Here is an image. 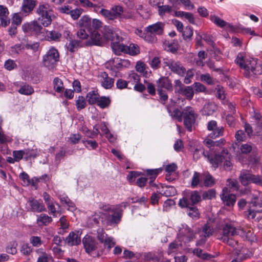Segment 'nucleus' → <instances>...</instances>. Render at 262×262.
I'll list each match as a JSON object with an SVG mask.
<instances>
[{
	"label": "nucleus",
	"mask_w": 262,
	"mask_h": 262,
	"mask_svg": "<svg viewBox=\"0 0 262 262\" xmlns=\"http://www.w3.org/2000/svg\"><path fill=\"white\" fill-rule=\"evenodd\" d=\"M235 62L247 77L262 74V62L257 59L247 56L244 53L237 55Z\"/></svg>",
	"instance_id": "f257e3e1"
},
{
	"label": "nucleus",
	"mask_w": 262,
	"mask_h": 262,
	"mask_svg": "<svg viewBox=\"0 0 262 262\" xmlns=\"http://www.w3.org/2000/svg\"><path fill=\"white\" fill-rule=\"evenodd\" d=\"M204 144L208 147L212 152L214 154V156H217L221 159L219 165L222 162H224V166L225 168H230L232 164L230 161V155L227 150L222 149L223 146L225 143V140L224 139H221L218 141H213L210 139H206L204 141Z\"/></svg>",
	"instance_id": "f03ea898"
},
{
	"label": "nucleus",
	"mask_w": 262,
	"mask_h": 262,
	"mask_svg": "<svg viewBox=\"0 0 262 262\" xmlns=\"http://www.w3.org/2000/svg\"><path fill=\"white\" fill-rule=\"evenodd\" d=\"M128 205L127 202H122L116 205H106L102 207L104 213V221L107 225L113 226L118 224L121 221L123 209Z\"/></svg>",
	"instance_id": "7ed1b4c3"
},
{
	"label": "nucleus",
	"mask_w": 262,
	"mask_h": 262,
	"mask_svg": "<svg viewBox=\"0 0 262 262\" xmlns=\"http://www.w3.org/2000/svg\"><path fill=\"white\" fill-rule=\"evenodd\" d=\"M100 13L107 20L118 19L120 21H123L124 19L134 18V14L132 11H124L123 7L120 5H115L110 10L101 9Z\"/></svg>",
	"instance_id": "20e7f679"
},
{
	"label": "nucleus",
	"mask_w": 262,
	"mask_h": 262,
	"mask_svg": "<svg viewBox=\"0 0 262 262\" xmlns=\"http://www.w3.org/2000/svg\"><path fill=\"white\" fill-rule=\"evenodd\" d=\"M36 13L39 15L38 20L43 26L48 27L51 24L53 10L52 7L48 3H40L36 9Z\"/></svg>",
	"instance_id": "39448f33"
},
{
	"label": "nucleus",
	"mask_w": 262,
	"mask_h": 262,
	"mask_svg": "<svg viewBox=\"0 0 262 262\" xmlns=\"http://www.w3.org/2000/svg\"><path fill=\"white\" fill-rule=\"evenodd\" d=\"M165 24L158 21L146 27L145 41L152 43L157 41V35H161L164 32Z\"/></svg>",
	"instance_id": "423d86ee"
},
{
	"label": "nucleus",
	"mask_w": 262,
	"mask_h": 262,
	"mask_svg": "<svg viewBox=\"0 0 262 262\" xmlns=\"http://www.w3.org/2000/svg\"><path fill=\"white\" fill-rule=\"evenodd\" d=\"M201 201V195L198 191L186 190L183 196L179 200V205L181 208L189 207Z\"/></svg>",
	"instance_id": "0eeeda50"
},
{
	"label": "nucleus",
	"mask_w": 262,
	"mask_h": 262,
	"mask_svg": "<svg viewBox=\"0 0 262 262\" xmlns=\"http://www.w3.org/2000/svg\"><path fill=\"white\" fill-rule=\"evenodd\" d=\"M59 60V53L55 47H51L43 55L42 63L49 70L54 69Z\"/></svg>",
	"instance_id": "6e6552de"
},
{
	"label": "nucleus",
	"mask_w": 262,
	"mask_h": 262,
	"mask_svg": "<svg viewBox=\"0 0 262 262\" xmlns=\"http://www.w3.org/2000/svg\"><path fill=\"white\" fill-rule=\"evenodd\" d=\"M113 36L112 31L108 28H105L104 32L102 35L98 31L94 30L91 32L90 41L91 45L101 46L106 41L111 40Z\"/></svg>",
	"instance_id": "1a4fd4ad"
},
{
	"label": "nucleus",
	"mask_w": 262,
	"mask_h": 262,
	"mask_svg": "<svg viewBox=\"0 0 262 262\" xmlns=\"http://www.w3.org/2000/svg\"><path fill=\"white\" fill-rule=\"evenodd\" d=\"M262 201L257 196H254L248 203L247 210L244 212V215L248 219H253L257 213L262 212Z\"/></svg>",
	"instance_id": "9d476101"
},
{
	"label": "nucleus",
	"mask_w": 262,
	"mask_h": 262,
	"mask_svg": "<svg viewBox=\"0 0 262 262\" xmlns=\"http://www.w3.org/2000/svg\"><path fill=\"white\" fill-rule=\"evenodd\" d=\"M238 227H235L231 223L223 225L219 231L217 238L221 241H226L228 238L238 235Z\"/></svg>",
	"instance_id": "9b49d317"
},
{
	"label": "nucleus",
	"mask_w": 262,
	"mask_h": 262,
	"mask_svg": "<svg viewBox=\"0 0 262 262\" xmlns=\"http://www.w3.org/2000/svg\"><path fill=\"white\" fill-rule=\"evenodd\" d=\"M198 115L194 110L191 106H186L183 109V119L184 124L189 132L192 131Z\"/></svg>",
	"instance_id": "f8f14e48"
},
{
	"label": "nucleus",
	"mask_w": 262,
	"mask_h": 262,
	"mask_svg": "<svg viewBox=\"0 0 262 262\" xmlns=\"http://www.w3.org/2000/svg\"><path fill=\"white\" fill-rule=\"evenodd\" d=\"M202 155H203L205 158L209 161L213 167L214 168L218 167L221 161L220 157L217 156H214L212 155H209L207 151L205 152L201 147L196 148L193 151V156L194 159H198Z\"/></svg>",
	"instance_id": "ddd939ff"
},
{
	"label": "nucleus",
	"mask_w": 262,
	"mask_h": 262,
	"mask_svg": "<svg viewBox=\"0 0 262 262\" xmlns=\"http://www.w3.org/2000/svg\"><path fill=\"white\" fill-rule=\"evenodd\" d=\"M163 64L165 67H168L172 72L180 76H183L186 72L185 68L179 61L166 58L164 59Z\"/></svg>",
	"instance_id": "4468645a"
},
{
	"label": "nucleus",
	"mask_w": 262,
	"mask_h": 262,
	"mask_svg": "<svg viewBox=\"0 0 262 262\" xmlns=\"http://www.w3.org/2000/svg\"><path fill=\"white\" fill-rule=\"evenodd\" d=\"M111 40L112 42V48L114 52L116 55H120L121 53H125V50L127 49V46L122 43V38L118 35L113 34V36Z\"/></svg>",
	"instance_id": "2eb2a0df"
},
{
	"label": "nucleus",
	"mask_w": 262,
	"mask_h": 262,
	"mask_svg": "<svg viewBox=\"0 0 262 262\" xmlns=\"http://www.w3.org/2000/svg\"><path fill=\"white\" fill-rule=\"evenodd\" d=\"M82 244L85 252L89 254L98 248V242L94 237L89 235H86L83 238Z\"/></svg>",
	"instance_id": "dca6fc26"
},
{
	"label": "nucleus",
	"mask_w": 262,
	"mask_h": 262,
	"mask_svg": "<svg viewBox=\"0 0 262 262\" xmlns=\"http://www.w3.org/2000/svg\"><path fill=\"white\" fill-rule=\"evenodd\" d=\"M179 232V238L184 243L192 241L194 236L193 231L186 225H182Z\"/></svg>",
	"instance_id": "f3484780"
},
{
	"label": "nucleus",
	"mask_w": 262,
	"mask_h": 262,
	"mask_svg": "<svg viewBox=\"0 0 262 262\" xmlns=\"http://www.w3.org/2000/svg\"><path fill=\"white\" fill-rule=\"evenodd\" d=\"M28 203L30 207V210L32 211L41 212L46 211V209L41 200H35L30 198Z\"/></svg>",
	"instance_id": "a211bd4d"
},
{
	"label": "nucleus",
	"mask_w": 262,
	"mask_h": 262,
	"mask_svg": "<svg viewBox=\"0 0 262 262\" xmlns=\"http://www.w3.org/2000/svg\"><path fill=\"white\" fill-rule=\"evenodd\" d=\"M221 198L224 203L228 206H233L236 201V196L233 194L228 193L227 188L223 189Z\"/></svg>",
	"instance_id": "6ab92c4d"
},
{
	"label": "nucleus",
	"mask_w": 262,
	"mask_h": 262,
	"mask_svg": "<svg viewBox=\"0 0 262 262\" xmlns=\"http://www.w3.org/2000/svg\"><path fill=\"white\" fill-rule=\"evenodd\" d=\"M81 231L80 230L75 231L69 233L66 238L68 244L70 246L77 245L81 242L80 235Z\"/></svg>",
	"instance_id": "aec40b11"
},
{
	"label": "nucleus",
	"mask_w": 262,
	"mask_h": 262,
	"mask_svg": "<svg viewBox=\"0 0 262 262\" xmlns=\"http://www.w3.org/2000/svg\"><path fill=\"white\" fill-rule=\"evenodd\" d=\"M36 5L34 0H23L21 7V12L25 15H28L32 12Z\"/></svg>",
	"instance_id": "412c9836"
},
{
	"label": "nucleus",
	"mask_w": 262,
	"mask_h": 262,
	"mask_svg": "<svg viewBox=\"0 0 262 262\" xmlns=\"http://www.w3.org/2000/svg\"><path fill=\"white\" fill-rule=\"evenodd\" d=\"M182 242L180 241H175L171 243L168 246L167 253L168 254L181 252L182 250H184Z\"/></svg>",
	"instance_id": "4be33fe9"
},
{
	"label": "nucleus",
	"mask_w": 262,
	"mask_h": 262,
	"mask_svg": "<svg viewBox=\"0 0 262 262\" xmlns=\"http://www.w3.org/2000/svg\"><path fill=\"white\" fill-rule=\"evenodd\" d=\"M157 90H163V89L168 91L172 90V85L170 81L167 77H162L157 81Z\"/></svg>",
	"instance_id": "5701e85b"
},
{
	"label": "nucleus",
	"mask_w": 262,
	"mask_h": 262,
	"mask_svg": "<svg viewBox=\"0 0 262 262\" xmlns=\"http://www.w3.org/2000/svg\"><path fill=\"white\" fill-rule=\"evenodd\" d=\"M222 242L227 244L233 249L234 254L240 258V259H245L246 256L242 257L241 256V250L238 249V242L235 241L232 237L228 238L226 241H222Z\"/></svg>",
	"instance_id": "b1692460"
},
{
	"label": "nucleus",
	"mask_w": 262,
	"mask_h": 262,
	"mask_svg": "<svg viewBox=\"0 0 262 262\" xmlns=\"http://www.w3.org/2000/svg\"><path fill=\"white\" fill-rule=\"evenodd\" d=\"M9 13L6 7L0 5V20L2 26L6 27L9 24Z\"/></svg>",
	"instance_id": "393cba45"
},
{
	"label": "nucleus",
	"mask_w": 262,
	"mask_h": 262,
	"mask_svg": "<svg viewBox=\"0 0 262 262\" xmlns=\"http://www.w3.org/2000/svg\"><path fill=\"white\" fill-rule=\"evenodd\" d=\"M216 109L217 106L215 103L213 102H207L204 104L201 112L203 115L210 116L212 115Z\"/></svg>",
	"instance_id": "a878e982"
},
{
	"label": "nucleus",
	"mask_w": 262,
	"mask_h": 262,
	"mask_svg": "<svg viewBox=\"0 0 262 262\" xmlns=\"http://www.w3.org/2000/svg\"><path fill=\"white\" fill-rule=\"evenodd\" d=\"M101 85L105 89L111 88L114 83V79L111 77L108 76L106 72H102L101 73Z\"/></svg>",
	"instance_id": "bb28decb"
},
{
	"label": "nucleus",
	"mask_w": 262,
	"mask_h": 262,
	"mask_svg": "<svg viewBox=\"0 0 262 262\" xmlns=\"http://www.w3.org/2000/svg\"><path fill=\"white\" fill-rule=\"evenodd\" d=\"M204 176L200 173L195 171L192 178L191 186L192 188H195L198 186L202 187L203 186V179Z\"/></svg>",
	"instance_id": "cd10ccee"
},
{
	"label": "nucleus",
	"mask_w": 262,
	"mask_h": 262,
	"mask_svg": "<svg viewBox=\"0 0 262 262\" xmlns=\"http://www.w3.org/2000/svg\"><path fill=\"white\" fill-rule=\"evenodd\" d=\"M177 92L182 94L189 100H191L194 95V90L191 86H185L181 88L178 90Z\"/></svg>",
	"instance_id": "c85d7f7f"
},
{
	"label": "nucleus",
	"mask_w": 262,
	"mask_h": 262,
	"mask_svg": "<svg viewBox=\"0 0 262 262\" xmlns=\"http://www.w3.org/2000/svg\"><path fill=\"white\" fill-rule=\"evenodd\" d=\"M78 25L80 28H84L88 32L91 31L92 21L88 15L83 16L79 20Z\"/></svg>",
	"instance_id": "c756f323"
},
{
	"label": "nucleus",
	"mask_w": 262,
	"mask_h": 262,
	"mask_svg": "<svg viewBox=\"0 0 262 262\" xmlns=\"http://www.w3.org/2000/svg\"><path fill=\"white\" fill-rule=\"evenodd\" d=\"M252 174L250 173L249 171L243 170L241 171L239 177V180L243 185H247L251 183Z\"/></svg>",
	"instance_id": "7c9ffc66"
},
{
	"label": "nucleus",
	"mask_w": 262,
	"mask_h": 262,
	"mask_svg": "<svg viewBox=\"0 0 262 262\" xmlns=\"http://www.w3.org/2000/svg\"><path fill=\"white\" fill-rule=\"evenodd\" d=\"M99 98V95L97 90H92L89 92L86 95V99L90 104L97 103Z\"/></svg>",
	"instance_id": "2f4dec72"
},
{
	"label": "nucleus",
	"mask_w": 262,
	"mask_h": 262,
	"mask_svg": "<svg viewBox=\"0 0 262 262\" xmlns=\"http://www.w3.org/2000/svg\"><path fill=\"white\" fill-rule=\"evenodd\" d=\"M46 37L48 41H59L61 37V34L55 31H47Z\"/></svg>",
	"instance_id": "473e14b6"
},
{
	"label": "nucleus",
	"mask_w": 262,
	"mask_h": 262,
	"mask_svg": "<svg viewBox=\"0 0 262 262\" xmlns=\"http://www.w3.org/2000/svg\"><path fill=\"white\" fill-rule=\"evenodd\" d=\"M52 221L51 217L46 214H41L38 215L37 223L39 226H47Z\"/></svg>",
	"instance_id": "72a5a7b5"
},
{
	"label": "nucleus",
	"mask_w": 262,
	"mask_h": 262,
	"mask_svg": "<svg viewBox=\"0 0 262 262\" xmlns=\"http://www.w3.org/2000/svg\"><path fill=\"white\" fill-rule=\"evenodd\" d=\"M167 111L169 114L173 118L176 119L179 122H182L183 120V110L181 111L178 108H174L172 111L171 108L168 107Z\"/></svg>",
	"instance_id": "f704fd0d"
},
{
	"label": "nucleus",
	"mask_w": 262,
	"mask_h": 262,
	"mask_svg": "<svg viewBox=\"0 0 262 262\" xmlns=\"http://www.w3.org/2000/svg\"><path fill=\"white\" fill-rule=\"evenodd\" d=\"M36 252L38 254L36 262H49L50 260H52V256L51 254L41 250H38Z\"/></svg>",
	"instance_id": "c9c22d12"
},
{
	"label": "nucleus",
	"mask_w": 262,
	"mask_h": 262,
	"mask_svg": "<svg viewBox=\"0 0 262 262\" xmlns=\"http://www.w3.org/2000/svg\"><path fill=\"white\" fill-rule=\"evenodd\" d=\"M113 62L117 68H128L130 64V62L128 60L119 57L114 58Z\"/></svg>",
	"instance_id": "e433bc0d"
},
{
	"label": "nucleus",
	"mask_w": 262,
	"mask_h": 262,
	"mask_svg": "<svg viewBox=\"0 0 262 262\" xmlns=\"http://www.w3.org/2000/svg\"><path fill=\"white\" fill-rule=\"evenodd\" d=\"M238 235L243 237L250 238L252 235L251 229L248 227H238Z\"/></svg>",
	"instance_id": "4c0bfd02"
},
{
	"label": "nucleus",
	"mask_w": 262,
	"mask_h": 262,
	"mask_svg": "<svg viewBox=\"0 0 262 262\" xmlns=\"http://www.w3.org/2000/svg\"><path fill=\"white\" fill-rule=\"evenodd\" d=\"M135 68L136 71L143 76L147 77L149 75L147 69V68L143 62L138 61L136 63Z\"/></svg>",
	"instance_id": "58836bf2"
},
{
	"label": "nucleus",
	"mask_w": 262,
	"mask_h": 262,
	"mask_svg": "<svg viewBox=\"0 0 262 262\" xmlns=\"http://www.w3.org/2000/svg\"><path fill=\"white\" fill-rule=\"evenodd\" d=\"M59 199L61 203L65 204L68 206V210L73 212L76 209L75 204L72 202L67 196H60Z\"/></svg>",
	"instance_id": "ea45409f"
},
{
	"label": "nucleus",
	"mask_w": 262,
	"mask_h": 262,
	"mask_svg": "<svg viewBox=\"0 0 262 262\" xmlns=\"http://www.w3.org/2000/svg\"><path fill=\"white\" fill-rule=\"evenodd\" d=\"M127 82L132 85H134L136 83L140 82V76L134 71H131L129 72L127 78Z\"/></svg>",
	"instance_id": "a19ab883"
},
{
	"label": "nucleus",
	"mask_w": 262,
	"mask_h": 262,
	"mask_svg": "<svg viewBox=\"0 0 262 262\" xmlns=\"http://www.w3.org/2000/svg\"><path fill=\"white\" fill-rule=\"evenodd\" d=\"M18 92L22 95H30L32 94L34 91L33 88L31 86L27 84H24L20 86Z\"/></svg>",
	"instance_id": "79ce46f5"
},
{
	"label": "nucleus",
	"mask_w": 262,
	"mask_h": 262,
	"mask_svg": "<svg viewBox=\"0 0 262 262\" xmlns=\"http://www.w3.org/2000/svg\"><path fill=\"white\" fill-rule=\"evenodd\" d=\"M111 100L109 97L102 96L99 97L97 102V105L101 108H104L108 107Z\"/></svg>",
	"instance_id": "37998d69"
},
{
	"label": "nucleus",
	"mask_w": 262,
	"mask_h": 262,
	"mask_svg": "<svg viewBox=\"0 0 262 262\" xmlns=\"http://www.w3.org/2000/svg\"><path fill=\"white\" fill-rule=\"evenodd\" d=\"M80 42L75 39H71L67 45V50L71 53L76 52L80 47Z\"/></svg>",
	"instance_id": "c03bdc74"
},
{
	"label": "nucleus",
	"mask_w": 262,
	"mask_h": 262,
	"mask_svg": "<svg viewBox=\"0 0 262 262\" xmlns=\"http://www.w3.org/2000/svg\"><path fill=\"white\" fill-rule=\"evenodd\" d=\"M39 43L38 42H28L23 47V49L31 50L33 53L38 52Z\"/></svg>",
	"instance_id": "a18cd8bd"
},
{
	"label": "nucleus",
	"mask_w": 262,
	"mask_h": 262,
	"mask_svg": "<svg viewBox=\"0 0 262 262\" xmlns=\"http://www.w3.org/2000/svg\"><path fill=\"white\" fill-rule=\"evenodd\" d=\"M125 53L129 55L134 56L139 53V47L134 43H130L128 46H127V49L125 50Z\"/></svg>",
	"instance_id": "49530a36"
},
{
	"label": "nucleus",
	"mask_w": 262,
	"mask_h": 262,
	"mask_svg": "<svg viewBox=\"0 0 262 262\" xmlns=\"http://www.w3.org/2000/svg\"><path fill=\"white\" fill-rule=\"evenodd\" d=\"M54 90L57 93H62L64 90L63 84L62 80L56 77L53 80Z\"/></svg>",
	"instance_id": "de8ad7c7"
},
{
	"label": "nucleus",
	"mask_w": 262,
	"mask_h": 262,
	"mask_svg": "<svg viewBox=\"0 0 262 262\" xmlns=\"http://www.w3.org/2000/svg\"><path fill=\"white\" fill-rule=\"evenodd\" d=\"M163 169L162 168L153 169H147L146 174L149 177L150 180H155L157 177L158 175L162 171Z\"/></svg>",
	"instance_id": "09e8293b"
},
{
	"label": "nucleus",
	"mask_w": 262,
	"mask_h": 262,
	"mask_svg": "<svg viewBox=\"0 0 262 262\" xmlns=\"http://www.w3.org/2000/svg\"><path fill=\"white\" fill-rule=\"evenodd\" d=\"M210 19L217 26L223 28L227 25V23L216 15H210Z\"/></svg>",
	"instance_id": "8fccbe9b"
},
{
	"label": "nucleus",
	"mask_w": 262,
	"mask_h": 262,
	"mask_svg": "<svg viewBox=\"0 0 262 262\" xmlns=\"http://www.w3.org/2000/svg\"><path fill=\"white\" fill-rule=\"evenodd\" d=\"M215 94L216 97L224 102L226 98L225 90L224 88L221 85H217L215 89Z\"/></svg>",
	"instance_id": "3c124183"
},
{
	"label": "nucleus",
	"mask_w": 262,
	"mask_h": 262,
	"mask_svg": "<svg viewBox=\"0 0 262 262\" xmlns=\"http://www.w3.org/2000/svg\"><path fill=\"white\" fill-rule=\"evenodd\" d=\"M211 131L212 132L209 134L208 137L210 138H215L223 135L224 128L223 127H217Z\"/></svg>",
	"instance_id": "603ef678"
},
{
	"label": "nucleus",
	"mask_w": 262,
	"mask_h": 262,
	"mask_svg": "<svg viewBox=\"0 0 262 262\" xmlns=\"http://www.w3.org/2000/svg\"><path fill=\"white\" fill-rule=\"evenodd\" d=\"M213 232V227L210 224H206L202 228L203 235L208 237L212 235Z\"/></svg>",
	"instance_id": "864d4df0"
},
{
	"label": "nucleus",
	"mask_w": 262,
	"mask_h": 262,
	"mask_svg": "<svg viewBox=\"0 0 262 262\" xmlns=\"http://www.w3.org/2000/svg\"><path fill=\"white\" fill-rule=\"evenodd\" d=\"M75 105L78 111H80L85 108L86 106V102L84 97L83 96H79L76 101Z\"/></svg>",
	"instance_id": "5fc2aeb1"
},
{
	"label": "nucleus",
	"mask_w": 262,
	"mask_h": 262,
	"mask_svg": "<svg viewBox=\"0 0 262 262\" xmlns=\"http://www.w3.org/2000/svg\"><path fill=\"white\" fill-rule=\"evenodd\" d=\"M188 214L193 219H198L199 217V212L198 208L193 206H189Z\"/></svg>",
	"instance_id": "6e6d98bb"
},
{
	"label": "nucleus",
	"mask_w": 262,
	"mask_h": 262,
	"mask_svg": "<svg viewBox=\"0 0 262 262\" xmlns=\"http://www.w3.org/2000/svg\"><path fill=\"white\" fill-rule=\"evenodd\" d=\"M20 180L21 181V184L24 186H28L30 184L31 181L29 175L25 172H21L19 176Z\"/></svg>",
	"instance_id": "4d7b16f0"
},
{
	"label": "nucleus",
	"mask_w": 262,
	"mask_h": 262,
	"mask_svg": "<svg viewBox=\"0 0 262 262\" xmlns=\"http://www.w3.org/2000/svg\"><path fill=\"white\" fill-rule=\"evenodd\" d=\"M17 243L16 242L10 243L6 248V252L12 255H14L17 253L16 247Z\"/></svg>",
	"instance_id": "13d9d810"
},
{
	"label": "nucleus",
	"mask_w": 262,
	"mask_h": 262,
	"mask_svg": "<svg viewBox=\"0 0 262 262\" xmlns=\"http://www.w3.org/2000/svg\"><path fill=\"white\" fill-rule=\"evenodd\" d=\"M200 80L201 81L205 82L209 85H211L214 83L213 78L208 73L202 74L200 76Z\"/></svg>",
	"instance_id": "bf43d9fd"
},
{
	"label": "nucleus",
	"mask_w": 262,
	"mask_h": 262,
	"mask_svg": "<svg viewBox=\"0 0 262 262\" xmlns=\"http://www.w3.org/2000/svg\"><path fill=\"white\" fill-rule=\"evenodd\" d=\"M42 26L37 21H32V33L39 34L41 32Z\"/></svg>",
	"instance_id": "052dcab7"
},
{
	"label": "nucleus",
	"mask_w": 262,
	"mask_h": 262,
	"mask_svg": "<svg viewBox=\"0 0 262 262\" xmlns=\"http://www.w3.org/2000/svg\"><path fill=\"white\" fill-rule=\"evenodd\" d=\"M90 32H88L86 29L80 28L77 32V36L81 39H87Z\"/></svg>",
	"instance_id": "680f3d73"
},
{
	"label": "nucleus",
	"mask_w": 262,
	"mask_h": 262,
	"mask_svg": "<svg viewBox=\"0 0 262 262\" xmlns=\"http://www.w3.org/2000/svg\"><path fill=\"white\" fill-rule=\"evenodd\" d=\"M30 242L34 247H38L40 246L42 242L41 238L37 236H32L30 238Z\"/></svg>",
	"instance_id": "e2e57ef3"
},
{
	"label": "nucleus",
	"mask_w": 262,
	"mask_h": 262,
	"mask_svg": "<svg viewBox=\"0 0 262 262\" xmlns=\"http://www.w3.org/2000/svg\"><path fill=\"white\" fill-rule=\"evenodd\" d=\"M176 194V190L172 186L166 187L162 194L166 196H170L174 195Z\"/></svg>",
	"instance_id": "0e129e2a"
},
{
	"label": "nucleus",
	"mask_w": 262,
	"mask_h": 262,
	"mask_svg": "<svg viewBox=\"0 0 262 262\" xmlns=\"http://www.w3.org/2000/svg\"><path fill=\"white\" fill-rule=\"evenodd\" d=\"M102 243L104 244V246L107 247L109 250L115 245V242L113 238L110 236H107Z\"/></svg>",
	"instance_id": "69168bd1"
},
{
	"label": "nucleus",
	"mask_w": 262,
	"mask_h": 262,
	"mask_svg": "<svg viewBox=\"0 0 262 262\" xmlns=\"http://www.w3.org/2000/svg\"><path fill=\"white\" fill-rule=\"evenodd\" d=\"M204 178L203 179V185L206 186H211L214 183V181L211 175L209 174H203Z\"/></svg>",
	"instance_id": "338daca9"
},
{
	"label": "nucleus",
	"mask_w": 262,
	"mask_h": 262,
	"mask_svg": "<svg viewBox=\"0 0 262 262\" xmlns=\"http://www.w3.org/2000/svg\"><path fill=\"white\" fill-rule=\"evenodd\" d=\"M21 50V45L17 43L10 48V52L12 55L15 56L19 54Z\"/></svg>",
	"instance_id": "774afa93"
}]
</instances>
